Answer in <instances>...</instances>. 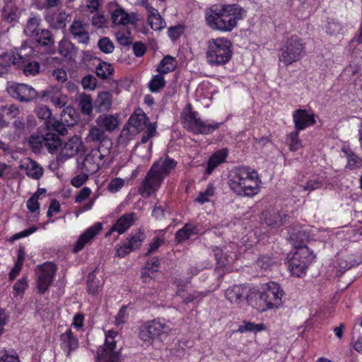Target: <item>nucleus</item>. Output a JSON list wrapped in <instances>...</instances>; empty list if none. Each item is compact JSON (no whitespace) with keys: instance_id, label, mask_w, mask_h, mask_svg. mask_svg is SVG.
I'll return each mask as SVG.
<instances>
[{"instance_id":"obj_12","label":"nucleus","mask_w":362,"mask_h":362,"mask_svg":"<svg viewBox=\"0 0 362 362\" xmlns=\"http://www.w3.org/2000/svg\"><path fill=\"white\" fill-rule=\"evenodd\" d=\"M6 91L11 97L20 102H30L37 97V91L25 83L8 82Z\"/></svg>"},{"instance_id":"obj_9","label":"nucleus","mask_w":362,"mask_h":362,"mask_svg":"<svg viewBox=\"0 0 362 362\" xmlns=\"http://www.w3.org/2000/svg\"><path fill=\"white\" fill-rule=\"evenodd\" d=\"M148 117L141 109L136 110L130 116L125 126L129 134H136L146 129L147 136H153L156 132L157 126L156 123L147 124Z\"/></svg>"},{"instance_id":"obj_37","label":"nucleus","mask_w":362,"mask_h":362,"mask_svg":"<svg viewBox=\"0 0 362 362\" xmlns=\"http://www.w3.org/2000/svg\"><path fill=\"white\" fill-rule=\"evenodd\" d=\"M177 66L175 58L167 55L160 62L157 67V71L161 74H165L172 72Z\"/></svg>"},{"instance_id":"obj_51","label":"nucleus","mask_w":362,"mask_h":362,"mask_svg":"<svg viewBox=\"0 0 362 362\" xmlns=\"http://www.w3.org/2000/svg\"><path fill=\"white\" fill-rule=\"evenodd\" d=\"M213 251L217 263L220 267H224L232 260V258L226 255L221 248L216 247Z\"/></svg>"},{"instance_id":"obj_6","label":"nucleus","mask_w":362,"mask_h":362,"mask_svg":"<svg viewBox=\"0 0 362 362\" xmlns=\"http://www.w3.org/2000/svg\"><path fill=\"white\" fill-rule=\"evenodd\" d=\"M171 329L168 325L154 319L143 323L139 329V338L144 343L152 344L155 339L166 337Z\"/></svg>"},{"instance_id":"obj_18","label":"nucleus","mask_w":362,"mask_h":362,"mask_svg":"<svg viewBox=\"0 0 362 362\" xmlns=\"http://www.w3.org/2000/svg\"><path fill=\"white\" fill-rule=\"evenodd\" d=\"M88 25L80 20H74L70 26V33L78 43L87 44L90 37Z\"/></svg>"},{"instance_id":"obj_32","label":"nucleus","mask_w":362,"mask_h":362,"mask_svg":"<svg viewBox=\"0 0 362 362\" xmlns=\"http://www.w3.org/2000/svg\"><path fill=\"white\" fill-rule=\"evenodd\" d=\"M245 288L241 285H235L226 291V297L231 303L239 304L243 299Z\"/></svg>"},{"instance_id":"obj_42","label":"nucleus","mask_w":362,"mask_h":362,"mask_svg":"<svg viewBox=\"0 0 362 362\" xmlns=\"http://www.w3.org/2000/svg\"><path fill=\"white\" fill-rule=\"evenodd\" d=\"M113 68L110 64L107 62H100L96 66L95 73L98 76L103 79L107 78L112 74Z\"/></svg>"},{"instance_id":"obj_58","label":"nucleus","mask_w":362,"mask_h":362,"mask_svg":"<svg viewBox=\"0 0 362 362\" xmlns=\"http://www.w3.org/2000/svg\"><path fill=\"white\" fill-rule=\"evenodd\" d=\"M117 41L124 46L129 45L132 43V37L129 32L118 31L115 33Z\"/></svg>"},{"instance_id":"obj_38","label":"nucleus","mask_w":362,"mask_h":362,"mask_svg":"<svg viewBox=\"0 0 362 362\" xmlns=\"http://www.w3.org/2000/svg\"><path fill=\"white\" fill-rule=\"evenodd\" d=\"M197 228L189 224H185L175 233V239L178 243H182L189 239L192 235L196 234Z\"/></svg>"},{"instance_id":"obj_44","label":"nucleus","mask_w":362,"mask_h":362,"mask_svg":"<svg viewBox=\"0 0 362 362\" xmlns=\"http://www.w3.org/2000/svg\"><path fill=\"white\" fill-rule=\"evenodd\" d=\"M97 102L103 110H107L112 105V95L110 92H102L98 94Z\"/></svg>"},{"instance_id":"obj_24","label":"nucleus","mask_w":362,"mask_h":362,"mask_svg":"<svg viewBox=\"0 0 362 362\" xmlns=\"http://www.w3.org/2000/svg\"><path fill=\"white\" fill-rule=\"evenodd\" d=\"M60 346L66 352L68 357L70 356L72 351L76 350L78 347V341L70 329L60 335Z\"/></svg>"},{"instance_id":"obj_1","label":"nucleus","mask_w":362,"mask_h":362,"mask_svg":"<svg viewBox=\"0 0 362 362\" xmlns=\"http://www.w3.org/2000/svg\"><path fill=\"white\" fill-rule=\"evenodd\" d=\"M243 9L237 5H214L206 8L204 13L208 27L221 32L231 31L243 18Z\"/></svg>"},{"instance_id":"obj_56","label":"nucleus","mask_w":362,"mask_h":362,"mask_svg":"<svg viewBox=\"0 0 362 362\" xmlns=\"http://www.w3.org/2000/svg\"><path fill=\"white\" fill-rule=\"evenodd\" d=\"M98 47L105 53H112L115 46L112 42L107 37H103L98 41Z\"/></svg>"},{"instance_id":"obj_64","label":"nucleus","mask_w":362,"mask_h":362,"mask_svg":"<svg viewBox=\"0 0 362 362\" xmlns=\"http://www.w3.org/2000/svg\"><path fill=\"white\" fill-rule=\"evenodd\" d=\"M88 179V175L85 172L84 173H81L80 175H76L73 177L71 180V184L75 187H81Z\"/></svg>"},{"instance_id":"obj_2","label":"nucleus","mask_w":362,"mask_h":362,"mask_svg":"<svg viewBox=\"0 0 362 362\" xmlns=\"http://www.w3.org/2000/svg\"><path fill=\"white\" fill-rule=\"evenodd\" d=\"M228 183L238 195L253 197L258 194L261 181L257 171L249 167H239L230 174Z\"/></svg>"},{"instance_id":"obj_33","label":"nucleus","mask_w":362,"mask_h":362,"mask_svg":"<svg viewBox=\"0 0 362 362\" xmlns=\"http://www.w3.org/2000/svg\"><path fill=\"white\" fill-rule=\"evenodd\" d=\"M228 156V150L223 148L220 151L215 152L209 158L208 161L207 168L206 172L207 174H211L212 171L221 163L225 161Z\"/></svg>"},{"instance_id":"obj_55","label":"nucleus","mask_w":362,"mask_h":362,"mask_svg":"<svg viewBox=\"0 0 362 362\" xmlns=\"http://www.w3.org/2000/svg\"><path fill=\"white\" fill-rule=\"evenodd\" d=\"M35 112L40 119L45 120V122L52 118L50 109L45 105L37 107Z\"/></svg>"},{"instance_id":"obj_52","label":"nucleus","mask_w":362,"mask_h":362,"mask_svg":"<svg viewBox=\"0 0 362 362\" xmlns=\"http://www.w3.org/2000/svg\"><path fill=\"white\" fill-rule=\"evenodd\" d=\"M214 194V187L212 184H209L206 189L204 192H201L196 201L200 204H204L209 201V198Z\"/></svg>"},{"instance_id":"obj_5","label":"nucleus","mask_w":362,"mask_h":362,"mask_svg":"<svg viewBox=\"0 0 362 362\" xmlns=\"http://www.w3.org/2000/svg\"><path fill=\"white\" fill-rule=\"evenodd\" d=\"M305 54V43L297 35L288 38L279 49V59L288 66L299 62Z\"/></svg>"},{"instance_id":"obj_53","label":"nucleus","mask_w":362,"mask_h":362,"mask_svg":"<svg viewBox=\"0 0 362 362\" xmlns=\"http://www.w3.org/2000/svg\"><path fill=\"white\" fill-rule=\"evenodd\" d=\"M348 161L346 168L349 170L358 169L362 168V158L355 154L348 156Z\"/></svg>"},{"instance_id":"obj_59","label":"nucleus","mask_w":362,"mask_h":362,"mask_svg":"<svg viewBox=\"0 0 362 362\" xmlns=\"http://www.w3.org/2000/svg\"><path fill=\"white\" fill-rule=\"evenodd\" d=\"M323 186V180L320 178H315L308 180L305 185L303 186L304 190L309 192L321 188Z\"/></svg>"},{"instance_id":"obj_26","label":"nucleus","mask_w":362,"mask_h":362,"mask_svg":"<svg viewBox=\"0 0 362 362\" xmlns=\"http://www.w3.org/2000/svg\"><path fill=\"white\" fill-rule=\"evenodd\" d=\"M263 220L271 227H279L285 222L287 215L281 216L279 211L274 209H267L262 214Z\"/></svg>"},{"instance_id":"obj_13","label":"nucleus","mask_w":362,"mask_h":362,"mask_svg":"<svg viewBox=\"0 0 362 362\" xmlns=\"http://www.w3.org/2000/svg\"><path fill=\"white\" fill-rule=\"evenodd\" d=\"M37 268L40 271L37 278V288L40 293H45L52 284L57 267L52 262H45L43 264L38 265Z\"/></svg>"},{"instance_id":"obj_45","label":"nucleus","mask_w":362,"mask_h":362,"mask_svg":"<svg viewBox=\"0 0 362 362\" xmlns=\"http://www.w3.org/2000/svg\"><path fill=\"white\" fill-rule=\"evenodd\" d=\"M79 106L83 113L90 115L93 110L91 97L86 94H81L79 98Z\"/></svg>"},{"instance_id":"obj_62","label":"nucleus","mask_w":362,"mask_h":362,"mask_svg":"<svg viewBox=\"0 0 362 362\" xmlns=\"http://www.w3.org/2000/svg\"><path fill=\"white\" fill-rule=\"evenodd\" d=\"M177 296L182 297L183 298L182 303L187 305L199 297L200 293L199 292H194L185 296V291L183 289H179L177 291Z\"/></svg>"},{"instance_id":"obj_25","label":"nucleus","mask_w":362,"mask_h":362,"mask_svg":"<svg viewBox=\"0 0 362 362\" xmlns=\"http://www.w3.org/2000/svg\"><path fill=\"white\" fill-rule=\"evenodd\" d=\"M86 141L99 143L98 148L96 149H92L90 151L98 152V154H97V158L100 160H103L110 152L112 143L108 139V137H86Z\"/></svg>"},{"instance_id":"obj_29","label":"nucleus","mask_w":362,"mask_h":362,"mask_svg":"<svg viewBox=\"0 0 362 362\" xmlns=\"http://www.w3.org/2000/svg\"><path fill=\"white\" fill-rule=\"evenodd\" d=\"M20 168L24 169L26 175L33 180H40L43 175V168L32 159L28 158V162L26 165H21Z\"/></svg>"},{"instance_id":"obj_15","label":"nucleus","mask_w":362,"mask_h":362,"mask_svg":"<svg viewBox=\"0 0 362 362\" xmlns=\"http://www.w3.org/2000/svg\"><path fill=\"white\" fill-rule=\"evenodd\" d=\"M293 120L297 131L303 130L315 124V115L305 109H298L293 112Z\"/></svg>"},{"instance_id":"obj_30","label":"nucleus","mask_w":362,"mask_h":362,"mask_svg":"<svg viewBox=\"0 0 362 362\" xmlns=\"http://www.w3.org/2000/svg\"><path fill=\"white\" fill-rule=\"evenodd\" d=\"M40 22V16L31 14L24 28V33L33 39L37 37L38 33L42 30L39 28Z\"/></svg>"},{"instance_id":"obj_49","label":"nucleus","mask_w":362,"mask_h":362,"mask_svg":"<svg viewBox=\"0 0 362 362\" xmlns=\"http://www.w3.org/2000/svg\"><path fill=\"white\" fill-rule=\"evenodd\" d=\"M0 362H21L14 350L3 349L0 351Z\"/></svg>"},{"instance_id":"obj_46","label":"nucleus","mask_w":362,"mask_h":362,"mask_svg":"<svg viewBox=\"0 0 362 362\" xmlns=\"http://www.w3.org/2000/svg\"><path fill=\"white\" fill-rule=\"evenodd\" d=\"M74 49V45L67 40H62L59 43L58 52L64 57H71Z\"/></svg>"},{"instance_id":"obj_4","label":"nucleus","mask_w":362,"mask_h":362,"mask_svg":"<svg viewBox=\"0 0 362 362\" xmlns=\"http://www.w3.org/2000/svg\"><path fill=\"white\" fill-rule=\"evenodd\" d=\"M206 59L211 66L227 64L232 57V43L226 37L211 38L207 41Z\"/></svg>"},{"instance_id":"obj_48","label":"nucleus","mask_w":362,"mask_h":362,"mask_svg":"<svg viewBox=\"0 0 362 362\" xmlns=\"http://www.w3.org/2000/svg\"><path fill=\"white\" fill-rule=\"evenodd\" d=\"M0 112L2 117H8L14 118L19 115V108L16 105H1L0 107Z\"/></svg>"},{"instance_id":"obj_47","label":"nucleus","mask_w":362,"mask_h":362,"mask_svg":"<svg viewBox=\"0 0 362 362\" xmlns=\"http://www.w3.org/2000/svg\"><path fill=\"white\" fill-rule=\"evenodd\" d=\"M165 81L163 76V74H159L155 75L151 81L149 82L148 86L151 92H156L160 88L165 86Z\"/></svg>"},{"instance_id":"obj_60","label":"nucleus","mask_w":362,"mask_h":362,"mask_svg":"<svg viewBox=\"0 0 362 362\" xmlns=\"http://www.w3.org/2000/svg\"><path fill=\"white\" fill-rule=\"evenodd\" d=\"M124 185V180L120 177H116L112 179L107 185V189L112 192L115 193L118 192L119 189L122 188Z\"/></svg>"},{"instance_id":"obj_41","label":"nucleus","mask_w":362,"mask_h":362,"mask_svg":"<svg viewBox=\"0 0 362 362\" xmlns=\"http://www.w3.org/2000/svg\"><path fill=\"white\" fill-rule=\"evenodd\" d=\"M44 146L47 147L51 153H55L59 147H62V141L60 137H42Z\"/></svg>"},{"instance_id":"obj_3","label":"nucleus","mask_w":362,"mask_h":362,"mask_svg":"<svg viewBox=\"0 0 362 362\" xmlns=\"http://www.w3.org/2000/svg\"><path fill=\"white\" fill-rule=\"evenodd\" d=\"M181 123L183 127L194 134H210L218 129L222 122L204 121L193 111L192 106L188 103L181 112Z\"/></svg>"},{"instance_id":"obj_23","label":"nucleus","mask_w":362,"mask_h":362,"mask_svg":"<svg viewBox=\"0 0 362 362\" xmlns=\"http://www.w3.org/2000/svg\"><path fill=\"white\" fill-rule=\"evenodd\" d=\"M136 214L134 212L124 214L119 218L116 223L112 226L110 232L107 234L109 235L113 231H117L119 234H122L130 228L136 220Z\"/></svg>"},{"instance_id":"obj_20","label":"nucleus","mask_w":362,"mask_h":362,"mask_svg":"<svg viewBox=\"0 0 362 362\" xmlns=\"http://www.w3.org/2000/svg\"><path fill=\"white\" fill-rule=\"evenodd\" d=\"M103 229L100 223H95L93 226L88 228L83 234H81L76 243L74 248V252L81 250L84 246L89 243L96 235H98Z\"/></svg>"},{"instance_id":"obj_8","label":"nucleus","mask_w":362,"mask_h":362,"mask_svg":"<svg viewBox=\"0 0 362 362\" xmlns=\"http://www.w3.org/2000/svg\"><path fill=\"white\" fill-rule=\"evenodd\" d=\"M117 332L110 330L105 334V341L103 346H100L97 351L96 359L98 362H120V349H116L117 337Z\"/></svg>"},{"instance_id":"obj_34","label":"nucleus","mask_w":362,"mask_h":362,"mask_svg":"<svg viewBox=\"0 0 362 362\" xmlns=\"http://www.w3.org/2000/svg\"><path fill=\"white\" fill-rule=\"evenodd\" d=\"M98 153L97 151H90L85 157L82 164V169L86 173L93 174L99 170V163L95 161V159L98 158Z\"/></svg>"},{"instance_id":"obj_43","label":"nucleus","mask_w":362,"mask_h":362,"mask_svg":"<svg viewBox=\"0 0 362 362\" xmlns=\"http://www.w3.org/2000/svg\"><path fill=\"white\" fill-rule=\"evenodd\" d=\"M103 283L95 275V272L90 273L88 276V291L90 293L96 294L101 288Z\"/></svg>"},{"instance_id":"obj_39","label":"nucleus","mask_w":362,"mask_h":362,"mask_svg":"<svg viewBox=\"0 0 362 362\" xmlns=\"http://www.w3.org/2000/svg\"><path fill=\"white\" fill-rule=\"evenodd\" d=\"M160 265V261L158 258L153 257L151 260L148 261L146 264L145 268L142 272V279L144 281H147V278L150 277L151 274L158 271V268Z\"/></svg>"},{"instance_id":"obj_40","label":"nucleus","mask_w":362,"mask_h":362,"mask_svg":"<svg viewBox=\"0 0 362 362\" xmlns=\"http://www.w3.org/2000/svg\"><path fill=\"white\" fill-rule=\"evenodd\" d=\"M146 235L143 232L139 231L127 238L125 242L132 251L139 249L144 241Z\"/></svg>"},{"instance_id":"obj_54","label":"nucleus","mask_w":362,"mask_h":362,"mask_svg":"<svg viewBox=\"0 0 362 362\" xmlns=\"http://www.w3.org/2000/svg\"><path fill=\"white\" fill-rule=\"evenodd\" d=\"M275 263V260L267 255H261L257 261V266L264 270L270 269Z\"/></svg>"},{"instance_id":"obj_11","label":"nucleus","mask_w":362,"mask_h":362,"mask_svg":"<svg viewBox=\"0 0 362 362\" xmlns=\"http://www.w3.org/2000/svg\"><path fill=\"white\" fill-rule=\"evenodd\" d=\"M156 165L151 166L143 180L138 192L144 198L150 197L158 190L165 177L156 170Z\"/></svg>"},{"instance_id":"obj_14","label":"nucleus","mask_w":362,"mask_h":362,"mask_svg":"<svg viewBox=\"0 0 362 362\" xmlns=\"http://www.w3.org/2000/svg\"><path fill=\"white\" fill-rule=\"evenodd\" d=\"M96 124L97 126L90 130L88 136H102L104 131L112 132L119 125L117 118L111 115L99 116L96 119Z\"/></svg>"},{"instance_id":"obj_10","label":"nucleus","mask_w":362,"mask_h":362,"mask_svg":"<svg viewBox=\"0 0 362 362\" xmlns=\"http://www.w3.org/2000/svg\"><path fill=\"white\" fill-rule=\"evenodd\" d=\"M284 295L283 289L274 281L265 284L263 291L259 297L267 307V309L279 308L283 303L282 297Z\"/></svg>"},{"instance_id":"obj_19","label":"nucleus","mask_w":362,"mask_h":362,"mask_svg":"<svg viewBox=\"0 0 362 362\" xmlns=\"http://www.w3.org/2000/svg\"><path fill=\"white\" fill-rule=\"evenodd\" d=\"M88 148L83 143L81 137H70L62 147V153L65 156L72 157L77 153H85Z\"/></svg>"},{"instance_id":"obj_57","label":"nucleus","mask_w":362,"mask_h":362,"mask_svg":"<svg viewBox=\"0 0 362 362\" xmlns=\"http://www.w3.org/2000/svg\"><path fill=\"white\" fill-rule=\"evenodd\" d=\"M184 33V27L181 25L170 27L168 30V37L173 41L177 40Z\"/></svg>"},{"instance_id":"obj_35","label":"nucleus","mask_w":362,"mask_h":362,"mask_svg":"<svg viewBox=\"0 0 362 362\" xmlns=\"http://www.w3.org/2000/svg\"><path fill=\"white\" fill-rule=\"evenodd\" d=\"M69 18V16L65 12H59L53 16H45V20L49 23L50 26L56 29L64 28Z\"/></svg>"},{"instance_id":"obj_27","label":"nucleus","mask_w":362,"mask_h":362,"mask_svg":"<svg viewBox=\"0 0 362 362\" xmlns=\"http://www.w3.org/2000/svg\"><path fill=\"white\" fill-rule=\"evenodd\" d=\"M21 11L13 1H8L2 8V18L8 23L18 21Z\"/></svg>"},{"instance_id":"obj_36","label":"nucleus","mask_w":362,"mask_h":362,"mask_svg":"<svg viewBox=\"0 0 362 362\" xmlns=\"http://www.w3.org/2000/svg\"><path fill=\"white\" fill-rule=\"evenodd\" d=\"M61 119L64 121L66 127H72L77 123L78 115L75 109L69 105L64 107L62 112Z\"/></svg>"},{"instance_id":"obj_16","label":"nucleus","mask_w":362,"mask_h":362,"mask_svg":"<svg viewBox=\"0 0 362 362\" xmlns=\"http://www.w3.org/2000/svg\"><path fill=\"white\" fill-rule=\"evenodd\" d=\"M111 9V18L113 23L116 25H135L139 20L137 14L134 13L129 14L117 4L115 5L114 9Z\"/></svg>"},{"instance_id":"obj_31","label":"nucleus","mask_w":362,"mask_h":362,"mask_svg":"<svg viewBox=\"0 0 362 362\" xmlns=\"http://www.w3.org/2000/svg\"><path fill=\"white\" fill-rule=\"evenodd\" d=\"M177 162L175 160L166 156L164 159L160 158L156 161L152 166L156 165V170L158 171L160 175L165 177L175 168Z\"/></svg>"},{"instance_id":"obj_50","label":"nucleus","mask_w":362,"mask_h":362,"mask_svg":"<svg viewBox=\"0 0 362 362\" xmlns=\"http://www.w3.org/2000/svg\"><path fill=\"white\" fill-rule=\"evenodd\" d=\"M265 329L263 323L255 324L253 322H245L243 325L239 327L238 331L243 333L245 332H260Z\"/></svg>"},{"instance_id":"obj_28","label":"nucleus","mask_w":362,"mask_h":362,"mask_svg":"<svg viewBox=\"0 0 362 362\" xmlns=\"http://www.w3.org/2000/svg\"><path fill=\"white\" fill-rule=\"evenodd\" d=\"M40 45L45 47L49 53L54 52V40L49 30L47 29L42 30L37 35V37L33 38Z\"/></svg>"},{"instance_id":"obj_63","label":"nucleus","mask_w":362,"mask_h":362,"mask_svg":"<svg viewBox=\"0 0 362 362\" xmlns=\"http://www.w3.org/2000/svg\"><path fill=\"white\" fill-rule=\"evenodd\" d=\"M40 64L37 62H29L24 66L23 73L26 76H34L39 72Z\"/></svg>"},{"instance_id":"obj_17","label":"nucleus","mask_w":362,"mask_h":362,"mask_svg":"<svg viewBox=\"0 0 362 362\" xmlns=\"http://www.w3.org/2000/svg\"><path fill=\"white\" fill-rule=\"evenodd\" d=\"M42 96L46 98L57 108H62L69 103V97L62 93L60 89L57 87H50L43 91Z\"/></svg>"},{"instance_id":"obj_61","label":"nucleus","mask_w":362,"mask_h":362,"mask_svg":"<svg viewBox=\"0 0 362 362\" xmlns=\"http://www.w3.org/2000/svg\"><path fill=\"white\" fill-rule=\"evenodd\" d=\"M61 4V0H39L37 3V8L40 10L49 9L57 7Z\"/></svg>"},{"instance_id":"obj_22","label":"nucleus","mask_w":362,"mask_h":362,"mask_svg":"<svg viewBox=\"0 0 362 362\" xmlns=\"http://www.w3.org/2000/svg\"><path fill=\"white\" fill-rule=\"evenodd\" d=\"M44 125L47 130L44 136H57V134H59V136H65L68 134L66 125L62 120L59 121L52 117L45 121ZM41 136H43V134Z\"/></svg>"},{"instance_id":"obj_21","label":"nucleus","mask_w":362,"mask_h":362,"mask_svg":"<svg viewBox=\"0 0 362 362\" xmlns=\"http://www.w3.org/2000/svg\"><path fill=\"white\" fill-rule=\"evenodd\" d=\"M146 19L151 28L155 31H160L166 27L165 19L154 7L146 10Z\"/></svg>"},{"instance_id":"obj_7","label":"nucleus","mask_w":362,"mask_h":362,"mask_svg":"<svg viewBox=\"0 0 362 362\" xmlns=\"http://www.w3.org/2000/svg\"><path fill=\"white\" fill-rule=\"evenodd\" d=\"M315 255L306 245L299 246L289 260V269L291 274L300 277L306 272L308 266L314 259Z\"/></svg>"}]
</instances>
